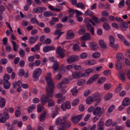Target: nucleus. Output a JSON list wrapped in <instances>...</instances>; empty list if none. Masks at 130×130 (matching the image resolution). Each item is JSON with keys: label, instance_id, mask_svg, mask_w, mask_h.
Returning <instances> with one entry per match:
<instances>
[{"label": "nucleus", "instance_id": "69168bd1", "mask_svg": "<svg viewBox=\"0 0 130 130\" xmlns=\"http://www.w3.org/2000/svg\"><path fill=\"white\" fill-rule=\"evenodd\" d=\"M79 110L81 112H83L85 110V107L84 106L82 105H80L78 107Z\"/></svg>", "mask_w": 130, "mask_h": 130}, {"label": "nucleus", "instance_id": "c9c22d12", "mask_svg": "<svg viewBox=\"0 0 130 130\" xmlns=\"http://www.w3.org/2000/svg\"><path fill=\"white\" fill-rule=\"evenodd\" d=\"M115 65L116 68L118 70L121 69L122 67V65L120 62V61H117L116 62Z\"/></svg>", "mask_w": 130, "mask_h": 130}, {"label": "nucleus", "instance_id": "423d86ee", "mask_svg": "<svg viewBox=\"0 0 130 130\" xmlns=\"http://www.w3.org/2000/svg\"><path fill=\"white\" fill-rule=\"evenodd\" d=\"M99 74H97L93 75L86 82L87 85H90L93 82L95 81L99 77Z\"/></svg>", "mask_w": 130, "mask_h": 130}, {"label": "nucleus", "instance_id": "774afa93", "mask_svg": "<svg viewBox=\"0 0 130 130\" xmlns=\"http://www.w3.org/2000/svg\"><path fill=\"white\" fill-rule=\"evenodd\" d=\"M7 62V59L4 58L3 59H2L1 60L0 63L2 64H6Z\"/></svg>", "mask_w": 130, "mask_h": 130}, {"label": "nucleus", "instance_id": "6e6d98bb", "mask_svg": "<svg viewBox=\"0 0 130 130\" xmlns=\"http://www.w3.org/2000/svg\"><path fill=\"white\" fill-rule=\"evenodd\" d=\"M88 56V54L86 53H82L80 55V57L82 59L86 58Z\"/></svg>", "mask_w": 130, "mask_h": 130}, {"label": "nucleus", "instance_id": "f3484780", "mask_svg": "<svg viewBox=\"0 0 130 130\" xmlns=\"http://www.w3.org/2000/svg\"><path fill=\"white\" fill-rule=\"evenodd\" d=\"M130 104V99L128 98H124L123 101L122 105L125 106H128Z\"/></svg>", "mask_w": 130, "mask_h": 130}, {"label": "nucleus", "instance_id": "9d476101", "mask_svg": "<svg viewBox=\"0 0 130 130\" xmlns=\"http://www.w3.org/2000/svg\"><path fill=\"white\" fill-rule=\"evenodd\" d=\"M47 75L49 76H47L45 78V80L47 84H54L53 81L51 79L52 74L50 72H48L47 73Z\"/></svg>", "mask_w": 130, "mask_h": 130}, {"label": "nucleus", "instance_id": "58836bf2", "mask_svg": "<svg viewBox=\"0 0 130 130\" xmlns=\"http://www.w3.org/2000/svg\"><path fill=\"white\" fill-rule=\"evenodd\" d=\"M121 83H120L119 84L118 86L116 89L115 90V92L116 93H118L122 90V88L121 86Z\"/></svg>", "mask_w": 130, "mask_h": 130}, {"label": "nucleus", "instance_id": "20e7f679", "mask_svg": "<svg viewBox=\"0 0 130 130\" xmlns=\"http://www.w3.org/2000/svg\"><path fill=\"white\" fill-rule=\"evenodd\" d=\"M93 113L95 115H98L99 117H100L103 114V112L102 111L100 107H96L93 109Z\"/></svg>", "mask_w": 130, "mask_h": 130}, {"label": "nucleus", "instance_id": "c03bdc74", "mask_svg": "<svg viewBox=\"0 0 130 130\" xmlns=\"http://www.w3.org/2000/svg\"><path fill=\"white\" fill-rule=\"evenodd\" d=\"M48 105L49 107H53L55 105V103L53 100H50L48 102Z\"/></svg>", "mask_w": 130, "mask_h": 130}, {"label": "nucleus", "instance_id": "4be33fe9", "mask_svg": "<svg viewBox=\"0 0 130 130\" xmlns=\"http://www.w3.org/2000/svg\"><path fill=\"white\" fill-rule=\"evenodd\" d=\"M46 111H44L43 113L40 115L39 119L40 121L43 122L45 120L46 117Z\"/></svg>", "mask_w": 130, "mask_h": 130}, {"label": "nucleus", "instance_id": "7c9ffc66", "mask_svg": "<svg viewBox=\"0 0 130 130\" xmlns=\"http://www.w3.org/2000/svg\"><path fill=\"white\" fill-rule=\"evenodd\" d=\"M116 57L117 61H120V59H124V56L122 54L119 53L117 55Z\"/></svg>", "mask_w": 130, "mask_h": 130}, {"label": "nucleus", "instance_id": "864d4df0", "mask_svg": "<svg viewBox=\"0 0 130 130\" xmlns=\"http://www.w3.org/2000/svg\"><path fill=\"white\" fill-rule=\"evenodd\" d=\"M73 50L75 51H78L80 50V48L78 45L77 44H74L73 46Z\"/></svg>", "mask_w": 130, "mask_h": 130}, {"label": "nucleus", "instance_id": "f03ea898", "mask_svg": "<svg viewBox=\"0 0 130 130\" xmlns=\"http://www.w3.org/2000/svg\"><path fill=\"white\" fill-rule=\"evenodd\" d=\"M54 88V84H47V86L46 87V91L47 96L52 97L53 96L54 94L53 93V92Z\"/></svg>", "mask_w": 130, "mask_h": 130}, {"label": "nucleus", "instance_id": "49530a36", "mask_svg": "<svg viewBox=\"0 0 130 130\" xmlns=\"http://www.w3.org/2000/svg\"><path fill=\"white\" fill-rule=\"evenodd\" d=\"M112 120L111 119H109L107 120L105 122V125L106 126H110L112 124Z\"/></svg>", "mask_w": 130, "mask_h": 130}, {"label": "nucleus", "instance_id": "6e6552de", "mask_svg": "<svg viewBox=\"0 0 130 130\" xmlns=\"http://www.w3.org/2000/svg\"><path fill=\"white\" fill-rule=\"evenodd\" d=\"M82 116V114L74 116L72 118L71 120L73 123H77L80 120Z\"/></svg>", "mask_w": 130, "mask_h": 130}, {"label": "nucleus", "instance_id": "09e8293b", "mask_svg": "<svg viewBox=\"0 0 130 130\" xmlns=\"http://www.w3.org/2000/svg\"><path fill=\"white\" fill-rule=\"evenodd\" d=\"M106 80V78L105 77H102L98 79V82L99 84H101L103 83Z\"/></svg>", "mask_w": 130, "mask_h": 130}, {"label": "nucleus", "instance_id": "f8f14e48", "mask_svg": "<svg viewBox=\"0 0 130 130\" xmlns=\"http://www.w3.org/2000/svg\"><path fill=\"white\" fill-rule=\"evenodd\" d=\"M55 48V47L53 45L46 46L44 47L43 51L45 53H47L51 51L54 50Z\"/></svg>", "mask_w": 130, "mask_h": 130}, {"label": "nucleus", "instance_id": "4d7b16f0", "mask_svg": "<svg viewBox=\"0 0 130 130\" xmlns=\"http://www.w3.org/2000/svg\"><path fill=\"white\" fill-rule=\"evenodd\" d=\"M86 30L84 28L83 29H81L78 31V33L80 35H82L84 34Z\"/></svg>", "mask_w": 130, "mask_h": 130}, {"label": "nucleus", "instance_id": "3c124183", "mask_svg": "<svg viewBox=\"0 0 130 130\" xmlns=\"http://www.w3.org/2000/svg\"><path fill=\"white\" fill-rule=\"evenodd\" d=\"M75 11H74L72 9H70L69 11V17H73V14L75 13Z\"/></svg>", "mask_w": 130, "mask_h": 130}, {"label": "nucleus", "instance_id": "393cba45", "mask_svg": "<svg viewBox=\"0 0 130 130\" xmlns=\"http://www.w3.org/2000/svg\"><path fill=\"white\" fill-rule=\"evenodd\" d=\"M93 98L94 101L98 100V103H99L100 101V100L99 99L101 97L100 94L98 93L94 94L93 95Z\"/></svg>", "mask_w": 130, "mask_h": 130}, {"label": "nucleus", "instance_id": "0eeeda50", "mask_svg": "<svg viewBox=\"0 0 130 130\" xmlns=\"http://www.w3.org/2000/svg\"><path fill=\"white\" fill-rule=\"evenodd\" d=\"M61 107L63 111H65L66 109H70L71 107L70 103L69 102L66 101L61 104Z\"/></svg>", "mask_w": 130, "mask_h": 130}, {"label": "nucleus", "instance_id": "79ce46f5", "mask_svg": "<svg viewBox=\"0 0 130 130\" xmlns=\"http://www.w3.org/2000/svg\"><path fill=\"white\" fill-rule=\"evenodd\" d=\"M100 56L101 54L100 53L95 52L92 54V56L94 58H98L100 57Z\"/></svg>", "mask_w": 130, "mask_h": 130}, {"label": "nucleus", "instance_id": "a19ab883", "mask_svg": "<svg viewBox=\"0 0 130 130\" xmlns=\"http://www.w3.org/2000/svg\"><path fill=\"white\" fill-rule=\"evenodd\" d=\"M36 105L35 104H32L31 106L28 107L27 110L29 112L31 111L32 110H34L36 109Z\"/></svg>", "mask_w": 130, "mask_h": 130}, {"label": "nucleus", "instance_id": "603ef678", "mask_svg": "<svg viewBox=\"0 0 130 130\" xmlns=\"http://www.w3.org/2000/svg\"><path fill=\"white\" fill-rule=\"evenodd\" d=\"M79 102V100L78 99L74 100L72 102V105L73 106H75L77 105Z\"/></svg>", "mask_w": 130, "mask_h": 130}, {"label": "nucleus", "instance_id": "5701e85b", "mask_svg": "<svg viewBox=\"0 0 130 130\" xmlns=\"http://www.w3.org/2000/svg\"><path fill=\"white\" fill-rule=\"evenodd\" d=\"M99 43L100 45L102 48L104 49L106 48L107 45L105 43L103 40H99Z\"/></svg>", "mask_w": 130, "mask_h": 130}, {"label": "nucleus", "instance_id": "0e129e2a", "mask_svg": "<svg viewBox=\"0 0 130 130\" xmlns=\"http://www.w3.org/2000/svg\"><path fill=\"white\" fill-rule=\"evenodd\" d=\"M19 53L20 56L22 57H23L25 55V52L22 49H21L19 51Z\"/></svg>", "mask_w": 130, "mask_h": 130}, {"label": "nucleus", "instance_id": "39448f33", "mask_svg": "<svg viewBox=\"0 0 130 130\" xmlns=\"http://www.w3.org/2000/svg\"><path fill=\"white\" fill-rule=\"evenodd\" d=\"M42 70L40 68H38L35 69L32 74V76L35 78L38 79L39 77L41 74Z\"/></svg>", "mask_w": 130, "mask_h": 130}, {"label": "nucleus", "instance_id": "e433bc0d", "mask_svg": "<svg viewBox=\"0 0 130 130\" xmlns=\"http://www.w3.org/2000/svg\"><path fill=\"white\" fill-rule=\"evenodd\" d=\"M43 15L46 17H49L53 15V13L51 11H46L43 13Z\"/></svg>", "mask_w": 130, "mask_h": 130}, {"label": "nucleus", "instance_id": "2eb2a0df", "mask_svg": "<svg viewBox=\"0 0 130 130\" xmlns=\"http://www.w3.org/2000/svg\"><path fill=\"white\" fill-rule=\"evenodd\" d=\"M61 29L56 30L54 33L53 34L55 35H58L57 37H55V39H58L60 36L64 32H61Z\"/></svg>", "mask_w": 130, "mask_h": 130}, {"label": "nucleus", "instance_id": "bb28decb", "mask_svg": "<svg viewBox=\"0 0 130 130\" xmlns=\"http://www.w3.org/2000/svg\"><path fill=\"white\" fill-rule=\"evenodd\" d=\"M11 86V84L8 81H5L3 87L4 88L6 89H9Z\"/></svg>", "mask_w": 130, "mask_h": 130}, {"label": "nucleus", "instance_id": "72a5a7b5", "mask_svg": "<svg viewBox=\"0 0 130 130\" xmlns=\"http://www.w3.org/2000/svg\"><path fill=\"white\" fill-rule=\"evenodd\" d=\"M109 45L112 44H115V39L113 36L112 35L110 36L109 38Z\"/></svg>", "mask_w": 130, "mask_h": 130}, {"label": "nucleus", "instance_id": "9b49d317", "mask_svg": "<svg viewBox=\"0 0 130 130\" xmlns=\"http://www.w3.org/2000/svg\"><path fill=\"white\" fill-rule=\"evenodd\" d=\"M72 30H69L67 32L66 38L67 39H72L74 37L75 35L73 32H72Z\"/></svg>", "mask_w": 130, "mask_h": 130}, {"label": "nucleus", "instance_id": "a878e982", "mask_svg": "<svg viewBox=\"0 0 130 130\" xmlns=\"http://www.w3.org/2000/svg\"><path fill=\"white\" fill-rule=\"evenodd\" d=\"M86 82V80L83 79L78 80L77 82V85L78 86H81L84 85Z\"/></svg>", "mask_w": 130, "mask_h": 130}, {"label": "nucleus", "instance_id": "4c0bfd02", "mask_svg": "<svg viewBox=\"0 0 130 130\" xmlns=\"http://www.w3.org/2000/svg\"><path fill=\"white\" fill-rule=\"evenodd\" d=\"M103 27L104 29L106 30H109L110 28V26L107 23H104Z\"/></svg>", "mask_w": 130, "mask_h": 130}, {"label": "nucleus", "instance_id": "b1692460", "mask_svg": "<svg viewBox=\"0 0 130 130\" xmlns=\"http://www.w3.org/2000/svg\"><path fill=\"white\" fill-rule=\"evenodd\" d=\"M1 98L0 100V107L1 108H3L4 107L6 103V100L4 98Z\"/></svg>", "mask_w": 130, "mask_h": 130}, {"label": "nucleus", "instance_id": "1a4fd4ad", "mask_svg": "<svg viewBox=\"0 0 130 130\" xmlns=\"http://www.w3.org/2000/svg\"><path fill=\"white\" fill-rule=\"evenodd\" d=\"M46 9V8L44 7H37L33 9V12L34 13H37L38 12L42 13Z\"/></svg>", "mask_w": 130, "mask_h": 130}, {"label": "nucleus", "instance_id": "c85d7f7f", "mask_svg": "<svg viewBox=\"0 0 130 130\" xmlns=\"http://www.w3.org/2000/svg\"><path fill=\"white\" fill-rule=\"evenodd\" d=\"M115 106L113 105L110 106L108 108L107 111L106 112V114L108 115V113H110L111 112L115 109Z\"/></svg>", "mask_w": 130, "mask_h": 130}, {"label": "nucleus", "instance_id": "bf43d9fd", "mask_svg": "<svg viewBox=\"0 0 130 130\" xmlns=\"http://www.w3.org/2000/svg\"><path fill=\"white\" fill-rule=\"evenodd\" d=\"M111 87V85L110 84H106L104 85V88L105 89L108 90L110 89Z\"/></svg>", "mask_w": 130, "mask_h": 130}, {"label": "nucleus", "instance_id": "de8ad7c7", "mask_svg": "<svg viewBox=\"0 0 130 130\" xmlns=\"http://www.w3.org/2000/svg\"><path fill=\"white\" fill-rule=\"evenodd\" d=\"M96 61L94 59L89 60L88 61L87 64L90 65H92L96 63Z\"/></svg>", "mask_w": 130, "mask_h": 130}, {"label": "nucleus", "instance_id": "dca6fc26", "mask_svg": "<svg viewBox=\"0 0 130 130\" xmlns=\"http://www.w3.org/2000/svg\"><path fill=\"white\" fill-rule=\"evenodd\" d=\"M65 117H63L62 119L60 118H58L56 120V124L57 125H59L61 124H62L64 121H65Z\"/></svg>", "mask_w": 130, "mask_h": 130}, {"label": "nucleus", "instance_id": "4468645a", "mask_svg": "<svg viewBox=\"0 0 130 130\" xmlns=\"http://www.w3.org/2000/svg\"><path fill=\"white\" fill-rule=\"evenodd\" d=\"M61 47L60 46H59L57 48L56 50V53L58 54L59 57H60L62 58H63L65 56V55L64 53L62 52L61 50Z\"/></svg>", "mask_w": 130, "mask_h": 130}, {"label": "nucleus", "instance_id": "473e14b6", "mask_svg": "<svg viewBox=\"0 0 130 130\" xmlns=\"http://www.w3.org/2000/svg\"><path fill=\"white\" fill-rule=\"evenodd\" d=\"M119 78L122 81L125 82L126 80L125 78V74L121 73H119Z\"/></svg>", "mask_w": 130, "mask_h": 130}, {"label": "nucleus", "instance_id": "ea45409f", "mask_svg": "<svg viewBox=\"0 0 130 130\" xmlns=\"http://www.w3.org/2000/svg\"><path fill=\"white\" fill-rule=\"evenodd\" d=\"M113 49L115 50H117L119 46V44H112L109 45Z\"/></svg>", "mask_w": 130, "mask_h": 130}, {"label": "nucleus", "instance_id": "c756f323", "mask_svg": "<svg viewBox=\"0 0 130 130\" xmlns=\"http://www.w3.org/2000/svg\"><path fill=\"white\" fill-rule=\"evenodd\" d=\"M80 74L79 72H75L73 73L72 76L73 78L78 79L80 77Z\"/></svg>", "mask_w": 130, "mask_h": 130}, {"label": "nucleus", "instance_id": "8fccbe9b", "mask_svg": "<svg viewBox=\"0 0 130 130\" xmlns=\"http://www.w3.org/2000/svg\"><path fill=\"white\" fill-rule=\"evenodd\" d=\"M10 78V75L7 74H5L4 76L3 79L4 81H8Z\"/></svg>", "mask_w": 130, "mask_h": 130}, {"label": "nucleus", "instance_id": "a211bd4d", "mask_svg": "<svg viewBox=\"0 0 130 130\" xmlns=\"http://www.w3.org/2000/svg\"><path fill=\"white\" fill-rule=\"evenodd\" d=\"M81 40L83 41H85L90 40L91 39V36L90 34L89 33H86L85 35L81 37Z\"/></svg>", "mask_w": 130, "mask_h": 130}, {"label": "nucleus", "instance_id": "37998d69", "mask_svg": "<svg viewBox=\"0 0 130 130\" xmlns=\"http://www.w3.org/2000/svg\"><path fill=\"white\" fill-rule=\"evenodd\" d=\"M11 42L13 45V50L15 52H16L17 49L18 48V45H17L16 42L13 41H11Z\"/></svg>", "mask_w": 130, "mask_h": 130}, {"label": "nucleus", "instance_id": "5fc2aeb1", "mask_svg": "<svg viewBox=\"0 0 130 130\" xmlns=\"http://www.w3.org/2000/svg\"><path fill=\"white\" fill-rule=\"evenodd\" d=\"M29 41L30 44L34 43L36 41V40L34 37H31L29 39Z\"/></svg>", "mask_w": 130, "mask_h": 130}, {"label": "nucleus", "instance_id": "052dcab7", "mask_svg": "<svg viewBox=\"0 0 130 130\" xmlns=\"http://www.w3.org/2000/svg\"><path fill=\"white\" fill-rule=\"evenodd\" d=\"M65 97L64 96H63L58 99L57 101V102L59 104H60L63 102L65 100Z\"/></svg>", "mask_w": 130, "mask_h": 130}, {"label": "nucleus", "instance_id": "a18cd8bd", "mask_svg": "<svg viewBox=\"0 0 130 130\" xmlns=\"http://www.w3.org/2000/svg\"><path fill=\"white\" fill-rule=\"evenodd\" d=\"M77 87L76 86L74 87L73 89L71 90V92L72 93L73 95H75V93L78 92V91L77 89Z\"/></svg>", "mask_w": 130, "mask_h": 130}, {"label": "nucleus", "instance_id": "680f3d73", "mask_svg": "<svg viewBox=\"0 0 130 130\" xmlns=\"http://www.w3.org/2000/svg\"><path fill=\"white\" fill-rule=\"evenodd\" d=\"M112 96V94L111 93H109L107 94L105 96L104 98L105 100H108L110 99Z\"/></svg>", "mask_w": 130, "mask_h": 130}, {"label": "nucleus", "instance_id": "6ab92c4d", "mask_svg": "<svg viewBox=\"0 0 130 130\" xmlns=\"http://www.w3.org/2000/svg\"><path fill=\"white\" fill-rule=\"evenodd\" d=\"M87 29L89 31L91 34L92 35H94V28L90 23L86 25Z\"/></svg>", "mask_w": 130, "mask_h": 130}, {"label": "nucleus", "instance_id": "cd10ccee", "mask_svg": "<svg viewBox=\"0 0 130 130\" xmlns=\"http://www.w3.org/2000/svg\"><path fill=\"white\" fill-rule=\"evenodd\" d=\"M90 47L93 50L97 49L98 48L97 44L95 42H92L90 44Z\"/></svg>", "mask_w": 130, "mask_h": 130}, {"label": "nucleus", "instance_id": "412c9836", "mask_svg": "<svg viewBox=\"0 0 130 130\" xmlns=\"http://www.w3.org/2000/svg\"><path fill=\"white\" fill-rule=\"evenodd\" d=\"M122 25L120 26V28L121 29L124 31H126L127 30V29L128 28V25L127 24V23L126 22H122Z\"/></svg>", "mask_w": 130, "mask_h": 130}, {"label": "nucleus", "instance_id": "7ed1b4c3", "mask_svg": "<svg viewBox=\"0 0 130 130\" xmlns=\"http://www.w3.org/2000/svg\"><path fill=\"white\" fill-rule=\"evenodd\" d=\"M79 59V57L77 56L72 55L69 56L67 59V62L69 64L77 61Z\"/></svg>", "mask_w": 130, "mask_h": 130}, {"label": "nucleus", "instance_id": "338daca9", "mask_svg": "<svg viewBox=\"0 0 130 130\" xmlns=\"http://www.w3.org/2000/svg\"><path fill=\"white\" fill-rule=\"evenodd\" d=\"M73 68L76 70H79L81 69V67L80 65H73Z\"/></svg>", "mask_w": 130, "mask_h": 130}, {"label": "nucleus", "instance_id": "e2e57ef3", "mask_svg": "<svg viewBox=\"0 0 130 130\" xmlns=\"http://www.w3.org/2000/svg\"><path fill=\"white\" fill-rule=\"evenodd\" d=\"M104 123L103 121H100L98 123L97 127L104 128Z\"/></svg>", "mask_w": 130, "mask_h": 130}, {"label": "nucleus", "instance_id": "2f4dec72", "mask_svg": "<svg viewBox=\"0 0 130 130\" xmlns=\"http://www.w3.org/2000/svg\"><path fill=\"white\" fill-rule=\"evenodd\" d=\"M94 101L93 98L91 96L89 97L86 100V103L87 104H90V103Z\"/></svg>", "mask_w": 130, "mask_h": 130}, {"label": "nucleus", "instance_id": "f257e3e1", "mask_svg": "<svg viewBox=\"0 0 130 130\" xmlns=\"http://www.w3.org/2000/svg\"><path fill=\"white\" fill-rule=\"evenodd\" d=\"M65 121H64L62 124L59 127L58 130H65L69 128L71 126V123L67 121V118L65 117Z\"/></svg>", "mask_w": 130, "mask_h": 130}, {"label": "nucleus", "instance_id": "13d9d810", "mask_svg": "<svg viewBox=\"0 0 130 130\" xmlns=\"http://www.w3.org/2000/svg\"><path fill=\"white\" fill-rule=\"evenodd\" d=\"M76 6L78 8H79L82 9H83L85 7V5L82 3H79L76 5Z\"/></svg>", "mask_w": 130, "mask_h": 130}, {"label": "nucleus", "instance_id": "f704fd0d", "mask_svg": "<svg viewBox=\"0 0 130 130\" xmlns=\"http://www.w3.org/2000/svg\"><path fill=\"white\" fill-rule=\"evenodd\" d=\"M94 72L93 68H89L86 69L85 71V73L87 76L89 75L90 73L93 72Z\"/></svg>", "mask_w": 130, "mask_h": 130}, {"label": "nucleus", "instance_id": "aec40b11", "mask_svg": "<svg viewBox=\"0 0 130 130\" xmlns=\"http://www.w3.org/2000/svg\"><path fill=\"white\" fill-rule=\"evenodd\" d=\"M59 65L58 64V62L57 61H55L54 63L53 68V72L54 73H55L58 70L59 67Z\"/></svg>", "mask_w": 130, "mask_h": 130}, {"label": "nucleus", "instance_id": "ddd939ff", "mask_svg": "<svg viewBox=\"0 0 130 130\" xmlns=\"http://www.w3.org/2000/svg\"><path fill=\"white\" fill-rule=\"evenodd\" d=\"M48 96L46 95L45 96L44 94L42 95L41 98L42 105H44L45 103L48 102Z\"/></svg>", "mask_w": 130, "mask_h": 130}]
</instances>
